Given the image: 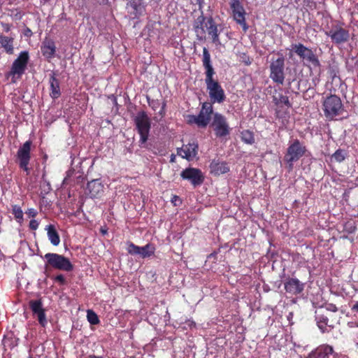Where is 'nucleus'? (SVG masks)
<instances>
[{"label": "nucleus", "instance_id": "b1692460", "mask_svg": "<svg viewBox=\"0 0 358 358\" xmlns=\"http://www.w3.org/2000/svg\"><path fill=\"white\" fill-rule=\"evenodd\" d=\"M41 49L42 55L48 59H52L55 57L56 46L54 41L50 40L43 42Z\"/></svg>", "mask_w": 358, "mask_h": 358}, {"label": "nucleus", "instance_id": "3c124183", "mask_svg": "<svg viewBox=\"0 0 358 358\" xmlns=\"http://www.w3.org/2000/svg\"><path fill=\"white\" fill-rule=\"evenodd\" d=\"M275 113H276L277 118H282L283 117L282 115L280 113V111L279 110H276Z\"/></svg>", "mask_w": 358, "mask_h": 358}, {"label": "nucleus", "instance_id": "c9c22d12", "mask_svg": "<svg viewBox=\"0 0 358 358\" xmlns=\"http://www.w3.org/2000/svg\"><path fill=\"white\" fill-rule=\"evenodd\" d=\"M275 104L282 103L285 104L287 108L292 107V104L289 102V97L286 95L279 94L278 97H274L273 99Z\"/></svg>", "mask_w": 358, "mask_h": 358}, {"label": "nucleus", "instance_id": "412c9836", "mask_svg": "<svg viewBox=\"0 0 358 358\" xmlns=\"http://www.w3.org/2000/svg\"><path fill=\"white\" fill-rule=\"evenodd\" d=\"M331 316L332 315L328 314V313L324 314L320 312H316L315 320L317 324L322 333L327 331V327H333L334 326V324L332 322L333 321H329V317Z\"/></svg>", "mask_w": 358, "mask_h": 358}, {"label": "nucleus", "instance_id": "f704fd0d", "mask_svg": "<svg viewBox=\"0 0 358 358\" xmlns=\"http://www.w3.org/2000/svg\"><path fill=\"white\" fill-rule=\"evenodd\" d=\"M347 157V152L344 150L338 149L333 155L332 158L337 162H342Z\"/></svg>", "mask_w": 358, "mask_h": 358}, {"label": "nucleus", "instance_id": "37998d69", "mask_svg": "<svg viewBox=\"0 0 358 358\" xmlns=\"http://www.w3.org/2000/svg\"><path fill=\"white\" fill-rule=\"evenodd\" d=\"M187 122L189 124H196V116L194 115H188L187 116Z\"/></svg>", "mask_w": 358, "mask_h": 358}, {"label": "nucleus", "instance_id": "58836bf2", "mask_svg": "<svg viewBox=\"0 0 358 358\" xmlns=\"http://www.w3.org/2000/svg\"><path fill=\"white\" fill-rule=\"evenodd\" d=\"M149 106L154 110H156L160 106L161 103L158 99H150L148 96L147 97Z\"/></svg>", "mask_w": 358, "mask_h": 358}, {"label": "nucleus", "instance_id": "dca6fc26", "mask_svg": "<svg viewBox=\"0 0 358 358\" xmlns=\"http://www.w3.org/2000/svg\"><path fill=\"white\" fill-rule=\"evenodd\" d=\"M305 285L296 278H288L284 283V287L288 294L299 295L303 292Z\"/></svg>", "mask_w": 358, "mask_h": 358}, {"label": "nucleus", "instance_id": "5701e85b", "mask_svg": "<svg viewBox=\"0 0 358 358\" xmlns=\"http://www.w3.org/2000/svg\"><path fill=\"white\" fill-rule=\"evenodd\" d=\"M210 169L211 173L216 176L226 173L229 171V167L225 162H219L218 160L213 159L210 164Z\"/></svg>", "mask_w": 358, "mask_h": 358}, {"label": "nucleus", "instance_id": "f257e3e1", "mask_svg": "<svg viewBox=\"0 0 358 358\" xmlns=\"http://www.w3.org/2000/svg\"><path fill=\"white\" fill-rule=\"evenodd\" d=\"M203 66L206 69L205 83L209 97L212 103H222L226 99L224 90L219 82L213 78L215 74L211 64L210 55L206 48H203Z\"/></svg>", "mask_w": 358, "mask_h": 358}, {"label": "nucleus", "instance_id": "a878e982", "mask_svg": "<svg viewBox=\"0 0 358 358\" xmlns=\"http://www.w3.org/2000/svg\"><path fill=\"white\" fill-rule=\"evenodd\" d=\"M48 239L54 246H57L60 243V237L53 224L46 226Z\"/></svg>", "mask_w": 358, "mask_h": 358}, {"label": "nucleus", "instance_id": "2f4dec72", "mask_svg": "<svg viewBox=\"0 0 358 358\" xmlns=\"http://www.w3.org/2000/svg\"><path fill=\"white\" fill-rule=\"evenodd\" d=\"M210 120V117H207L201 112H199V114L196 116V124L201 127H206L208 124Z\"/></svg>", "mask_w": 358, "mask_h": 358}, {"label": "nucleus", "instance_id": "79ce46f5", "mask_svg": "<svg viewBox=\"0 0 358 358\" xmlns=\"http://www.w3.org/2000/svg\"><path fill=\"white\" fill-rule=\"evenodd\" d=\"M326 310H327V313H328V314H330L329 312L335 313L338 310V308L336 306V305H334L333 303H329V304H327V306H326Z\"/></svg>", "mask_w": 358, "mask_h": 358}, {"label": "nucleus", "instance_id": "393cba45", "mask_svg": "<svg viewBox=\"0 0 358 358\" xmlns=\"http://www.w3.org/2000/svg\"><path fill=\"white\" fill-rule=\"evenodd\" d=\"M14 38L4 35H0V48H3L8 55H13L14 52L13 46Z\"/></svg>", "mask_w": 358, "mask_h": 358}, {"label": "nucleus", "instance_id": "7ed1b4c3", "mask_svg": "<svg viewBox=\"0 0 358 358\" xmlns=\"http://www.w3.org/2000/svg\"><path fill=\"white\" fill-rule=\"evenodd\" d=\"M306 152V148L299 140L295 139L289 145L284 157V161L287 164L289 171L294 169V163L299 161Z\"/></svg>", "mask_w": 358, "mask_h": 358}, {"label": "nucleus", "instance_id": "9b49d317", "mask_svg": "<svg viewBox=\"0 0 358 358\" xmlns=\"http://www.w3.org/2000/svg\"><path fill=\"white\" fill-rule=\"evenodd\" d=\"M211 126L213 128L215 136L217 138L225 137L230 134L231 129L227 118L220 113H214Z\"/></svg>", "mask_w": 358, "mask_h": 358}, {"label": "nucleus", "instance_id": "c756f323", "mask_svg": "<svg viewBox=\"0 0 358 358\" xmlns=\"http://www.w3.org/2000/svg\"><path fill=\"white\" fill-rule=\"evenodd\" d=\"M155 251V248L154 245L151 244H146L143 247H141L140 254L139 255L142 258H147L154 255Z\"/></svg>", "mask_w": 358, "mask_h": 358}, {"label": "nucleus", "instance_id": "0eeeda50", "mask_svg": "<svg viewBox=\"0 0 358 358\" xmlns=\"http://www.w3.org/2000/svg\"><path fill=\"white\" fill-rule=\"evenodd\" d=\"M322 106L324 115L328 120H333L343 110L341 98L336 95L331 94L327 96L323 101Z\"/></svg>", "mask_w": 358, "mask_h": 358}, {"label": "nucleus", "instance_id": "4d7b16f0", "mask_svg": "<svg viewBox=\"0 0 358 358\" xmlns=\"http://www.w3.org/2000/svg\"><path fill=\"white\" fill-rule=\"evenodd\" d=\"M29 358H32V357H29Z\"/></svg>", "mask_w": 358, "mask_h": 358}, {"label": "nucleus", "instance_id": "6e6552de", "mask_svg": "<svg viewBox=\"0 0 358 358\" xmlns=\"http://www.w3.org/2000/svg\"><path fill=\"white\" fill-rule=\"evenodd\" d=\"M229 6L233 20L246 32L249 28L245 18L247 13L241 0H231Z\"/></svg>", "mask_w": 358, "mask_h": 358}, {"label": "nucleus", "instance_id": "864d4df0", "mask_svg": "<svg viewBox=\"0 0 358 358\" xmlns=\"http://www.w3.org/2000/svg\"><path fill=\"white\" fill-rule=\"evenodd\" d=\"M175 158H176V156L174 155H171L170 162H175Z\"/></svg>", "mask_w": 358, "mask_h": 358}, {"label": "nucleus", "instance_id": "f03ea898", "mask_svg": "<svg viewBox=\"0 0 358 358\" xmlns=\"http://www.w3.org/2000/svg\"><path fill=\"white\" fill-rule=\"evenodd\" d=\"M278 58L273 57L269 65V78L276 85H283L285 79V58L280 52H277Z\"/></svg>", "mask_w": 358, "mask_h": 358}, {"label": "nucleus", "instance_id": "1a4fd4ad", "mask_svg": "<svg viewBox=\"0 0 358 358\" xmlns=\"http://www.w3.org/2000/svg\"><path fill=\"white\" fill-rule=\"evenodd\" d=\"M32 142L29 140L24 142L18 149L16 158L19 167L29 175L30 169L29 164L31 159V148Z\"/></svg>", "mask_w": 358, "mask_h": 358}, {"label": "nucleus", "instance_id": "8fccbe9b", "mask_svg": "<svg viewBox=\"0 0 358 358\" xmlns=\"http://www.w3.org/2000/svg\"><path fill=\"white\" fill-rule=\"evenodd\" d=\"M352 310L355 312H358V301L352 306Z\"/></svg>", "mask_w": 358, "mask_h": 358}, {"label": "nucleus", "instance_id": "ea45409f", "mask_svg": "<svg viewBox=\"0 0 358 358\" xmlns=\"http://www.w3.org/2000/svg\"><path fill=\"white\" fill-rule=\"evenodd\" d=\"M25 215L27 216V217L29 218H34L37 216L38 215V211L36 209L34 208H28L26 211H25Z\"/></svg>", "mask_w": 358, "mask_h": 358}, {"label": "nucleus", "instance_id": "de8ad7c7", "mask_svg": "<svg viewBox=\"0 0 358 358\" xmlns=\"http://www.w3.org/2000/svg\"><path fill=\"white\" fill-rule=\"evenodd\" d=\"M329 72L330 76L332 78H336L337 76V74H338V71L337 70L332 69H330Z\"/></svg>", "mask_w": 358, "mask_h": 358}, {"label": "nucleus", "instance_id": "6e6d98bb", "mask_svg": "<svg viewBox=\"0 0 358 358\" xmlns=\"http://www.w3.org/2000/svg\"><path fill=\"white\" fill-rule=\"evenodd\" d=\"M107 1H108V0H102V3H105V2H106Z\"/></svg>", "mask_w": 358, "mask_h": 358}, {"label": "nucleus", "instance_id": "9d476101", "mask_svg": "<svg viewBox=\"0 0 358 358\" xmlns=\"http://www.w3.org/2000/svg\"><path fill=\"white\" fill-rule=\"evenodd\" d=\"M325 34L330 37L331 42L336 45H341L347 43L350 37L349 30L345 29L341 24L332 25Z\"/></svg>", "mask_w": 358, "mask_h": 358}, {"label": "nucleus", "instance_id": "7c9ffc66", "mask_svg": "<svg viewBox=\"0 0 358 358\" xmlns=\"http://www.w3.org/2000/svg\"><path fill=\"white\" fill-rule=\"evenodd\" d=\"M12 214L19 224H21L23 222V211L20 206L17 205L12 206Z\"/></svg>", "mask_w": 358, "mask_h": 358}, {"label": "nucleus", "instance_id": "5fc2aeb1", "mask_svg": "<svg viewBox=\"0 0 358 358\" xmlns=\"http://www.w3.org/2000/svg\"><path fill=\"white\" fill-rule=\"evenodd\" d=\"M101 232H102L103 234H106V230H101Z\"/></svg>", "mask_w": 358, "mask_h": 358}, {"label": "nucleus", "instance_id": "e433bc0d", "mask_svg": "<svg viewBox=\"0 0 358 358\" xmlns=\"http://www.w3.org/2000/svg\"><path fill=\"white\" fill-rule=\"evenodd\" d=\"M141 250V247L136 245L134 243L131 242L128 243V248L127 251L130 255H139Z\"/></svg>", "mask_w": 358, "mask_h": 358}, {"label": "nucleus", "instance_id": "ddd939ff", "mask_svg": "<svg viewBox=\"0 0 358 358\" xmlns=\"http://www.w3.org/2000/svg\"><path fill=\"white\" fill-rule=\"evenodd\" d=\"M180 176L183 180L189 181L194 187L200 186L205 179L200 169L192 167L184 169L181 172Z\"/></svg>", "mask_w": 358, "mask_h": 358}, {"label": "nucleus", "instance_id": "a19ab883", "mask_svg": "<svg viewBox=\"0 0 358 358\" xmlns=\"http://www.w3.org/2000/svg\"><path fill=\"white\" fill-rule=\"evenodd\" d=\"M38 226L39 222L37 220L34 219L30 220L29 227L31 230H36L38 228Z\"/></svg>", "mask_w": 358, "mask_h": 358}, {"label": "nucleus", "instance_id": "423d86ee", "mask_svg": "<svg viewBox=\"0 0 358 358\" xmlns=\"http://www.w3.org/2000/svg\"><path fill=\"white\" fill-rule=\"evenodd\" d=\"M44 258L46 259L45 267L48 266L60 271L69 272L73 271V265L70 260L57 253H47L45 255Z\"/></svg>", "mask_w": 358, "mask_h": 358}, {"label": "nucleus", "instance_id": "4be33fe9", "mask_svg": "<svg viewBox=\"0 0 358 358\" xmlns=\"http://www.w3.org/2000/svg\"><path fill=\"white\" fill-rule=\"evenodd\" d=\"M50 96L53 99H57L61 96L60 83L52 72L49 78Z\"/></svg>", "mask_w": 358, "mask_h": 358}, {"label": "nucleus", "instance_id": "4c0bfd02", "mask_svg": "<svg viewBox=\"0 0 358 358\" xmlns=\"http://www.w3.org/2000/svg\"><path fill=\"white\" fill-rule=\"evenodd\" d=\"M344 229L349 234H352L355 232L357 229V227L355 226V223L353 221H348L345 223L344 226Z\"/></svg>", "mask_w": 358, "mask_h": 358}, {"label": "nucleus", "instance_id": "c03bdc74", "mask_svg": "<svg viewBox=\"0 0 358 358\" xmlns=\"http://www.w3.org/2000/svg\"><path fill=\"white\" fill-rule=\"evenodd\" d=\"M54 280L55 281L59 282L61 285H64L66 283L65 278L62 274L56 275Z\"/></svg>", "mask_w": 358, "mask_h": 358}, {"label": "nucleus", "instance_id": "f8f14e48", "mask_svg": "<svg viewBox=\"0 0 358 358\" xmlns=\"http://www.w3.org/2000/svg\"><path fill=\"white\" fill-rule=\"evenodd\" d=\"M29 59V52L27 51L21 52L17 59L13 62L10 75L13 76H17L18 77L22 76L25 72Z\"/></svg>", "mask_w": 358, "mask_h": 358}, {"label": "nucleus", "instance_id": "49530a36", "mask_svg": "<svg viewBox=\"0 0 358 358\" xmlns=\"http://www.w3.org/2000/svg\"><path fill=\"white\" fill-rule=\"evenodd\" d=\"M2 27L4 31L8 32L10 30L11 25L8 23H2Z\"/></svg>", "mask_w": 358, "mask_h": 358}, {"label": "nucleus", "instance_id": "473e14b6", "mask_svg": "<svg viewBox=\"0 0 358 358\" xmlns=\"http://www.w3.org/2000/svg\"><path fill=\"white\" fill-rule=\"evenodd\" d=\"M213 103H208V102H204L202 104L201 109L200 112L204 113L207 117H211V115L213 113Z\"/></svg>", "mask_w": 358, "mask_h": 358}, {"label": "nucleus", "instance_id": "cd10ccee", "mask_svg": "<svg viewBox=\"0 0 358 358\" xmlns=\"http://www.w3.org/2000/svg\"><path fill=\"white\" fill-rule=\"evenodd\" d=\"M129 5L134 10L133 12H131V14L134 15V17H138L142 15L143 12L145 11V8L141 5V3H138L136 1H130Z\"/></svg>", "mask_w": 358, "mask_h": 358}, {"label": "nucleus", "instance_id": "a211bd4d", "mask_svg": "<svg viewBox=\"0 0 358 358\" xmlns=\"http://www.w3.org/2000/svg\"><path fill=\"white\" fill-rule=\"evenodd\" d=\"M103 185L100 179H95L88 182L87 190L92 198H97L101 196L103 192Z\"/></svg>", "mask_w": 358, "mask_h": 358}, {"label": "nucleus", "instance_id": "aec40b11", "mask_svg": "<svg viewBox=\"0 0 358 358\" xmlns=\"http://www.w3.org/2000/svg\"><path fill=\"white\" fill-rule=\"evenodd\" d=\"M206 31L209 36H210L212 39V42L215 45H220V41L219 38V33L217 26L215 24L212 16L207 18V22L206 23Z\"/></svg>", "mask_w": 358, "mask_h": 358}, {"label": "nucleus", "instance_id": "6ab92c4d", "mask_svg": "<svg viewBox=\"0 0 358 358\" xmlns=\"http://www.w3.org/2000/svg\"><path fill=\"white\" fill-rule=\"evenodd\" d=\"M206 17H204L203 12L194 21L193 29L196 34V38L199 41L206 39V30L204 29V23Z\"/></svg>", "mask_w": 358, "mask_h": 358}, {"label": "nucleus", "instance_id": "4468645a", "mask_svg": "<svg viewBox=\"0 0 358 358\" xmlns=\"http://www.w3.org/2000/svg\"><path fill=\"white\" fill-rule=\"evenodd\" d=\"M29 306L34 315H36L39 324L45 327L47 324V320L45 315V310L43 308V303L41 299L30 300L29 301Z\"/></svg>", "mask_w": 358, "mask_h": 358}, {"label": "nucleus", "instance_id": "2eb2a0df", "mask_svg": "<svg viewBox=\"0 0 358 358\" xmlns=\"http://www.w3.org/2000/svg\"><path fill=\"white\" fill-rule=\"evenodd\" d=\"M336 354L332 346L323 344L313 350L308 358H336Z\"/></svg>", "mask_w": 358, "mask_h": 358}, {"label": "nucleus", "instance_id": "20e7f679", "mask_svg": "<svg viewBox=\"0 0 358 358\" xmlns=\"http://www.w3.org/2000/svg\"><path fill=\"white\" fill-rule=\"evenodd\" d=\"M289 57H292V53H295L303 62H308L314 67H320V62L317 55L308 47L301 43H292Z\"/></svg>", "mask_w": 358, "mask_h": 358}, {"label": "nucleus", "instance_id": "f3484780", "mask_svg": "<svg viewBox=\"0 0 358 358\" xmlns=\"http://www.w3.org/2000/svg\"><path fill=\"white\" fill-rule=\"evenodd\" d=\"M198 144L195 142L189 143L184 145L181 148L178 150V155L188 161L194 159L198 152Z\"/></svg>", "mask_w": 358, "mask_h": 358}, {"label": "nucleus", "instance_id": "bb28decb", "mask_svg": "<svg viewBox=\"0 0 358 358\" xmlns=\"http://www.w3.org/2000/svg\"><path fill=\"white\" fill-rule=\"evenodd\" d=\"M3 342L4 345H6L10 349H12L17 346L19 343V338L15 335V334L13 331H10L3 336Z\"/></svg>", "mask_w": 358, "mask_h": 358}, {"label": "nucleus", "instance_id": "c85d7f7f", "mask_svg": "<svg viewBox=\"0 0 358 358\" xmlns=\"http://www.w3.org/2000/svg\"><path fill=\"white\" fill-rule=\"evenodd\" d=\"M241 141L246 144L252 145L255 142L254 133L248 129L241 132Z\"/></svg>", "mask_w": 358, "mask_h": 358}, {"label": "nucleus", "instance_id": "a18cd8bd", "mask_svg": "<svg viewBox=\"0 0 358 358\" xmlns=\"http://www.w3.org/2000/svg\"><path fill=\"white\" fill-rule=\"evenodd\" d=\"M166 102L164 101L162 103V107L160 110L159 111V115L163 117L166 115Z\"/></svg>", "mask_w": 358, "mask_h": 358}, {"label": "nucleus", "instance_id": "72a5a7b5", "mask_svg": "<svg viewBox=\"0 0 358 358\" xmlns=\"http://www.w3.org/2000/svg\"><path fill=\"white\" fill-rule=\"evenodd\" d=\"M87 318L88 322L91 324H98L100 322L98 315L96 313L92 310H87Z\"/></svg>", "mask_w": 358, "mask_h": 358}, {"label": "nucleus", "instance_id": "603ef678", "mask_svg": "<svg viewBox=\"0 0 358 358\" xmlns=\"http://www.w3.org/2000/svg\"><path fill=\"white\" fill-rule=\"evenodd\" d=\"M188 325L189 326V327H195L196 326V323L194 322V321H191V320H189L188 321Z\"/></svg>", "mask_w": 358, "mask_h": 358}, {"label": "nucleus", "instance_id": "09e8293b", "mask_svg": "<svg viewBox=\"0 0 358 358\" xmlns=\"http://www.w3.org/2000/svg\"><path fill=\"white\" fill-rule=\"evenodd\" d=\"M24 34L25 36L30 37L32 35V31L29 28L27 27L24 30Z\"/></svg>", "mask_w": 358, "mask_h": 358}, {"label": "nucleus", "instance_id": "39448f33", "mask_svg": "<svg viewBox=\"0 0 358 358\" xmlns=\"http://www.w3.org/2000/svg\"><path fill=\"white\" fill-rule=\"evenodd\" d=\"M134 123L137 131L140 135V145L141 147H145L144 145L148 139L151 128L150 121L145 111L138 113L134 118Z\"/></svg>", "mask_w": 358, "mask_h": 358}]
</instances>
